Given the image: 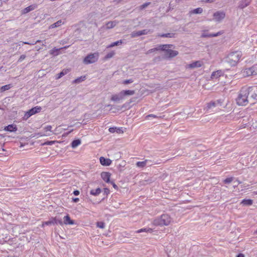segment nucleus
Listing matches in <instances>:
<instances>
[{
  "instance_id": "f257e3e1",
  "label": "nucleus",
  "mask_w": 257,
  "mask_h": 257,
  "mask_svg": "<svg viewBox=\"0 0 257 257\" xmlns=\"http://www.w3.org/2000/svg\"><path fill=\"white\" fill-rule=\"evenodd\" d=\"M252 91V86L242 87L236 98V104L239 106H245L248 103V97Z\"/></svg>"
},
{
  "instance_id": "f03ea898",
  "label": "nucleus",
  "mask_w": 257,
  "mask_h": 257,
  "mask_svg": "<svg viewBox=\"0 0 257 257\" xmlns=\"http://www.w3.org/2000/svg\"><path fill=\"white\" fill-rule=\"evenodd\" d=\"M171 221V217L167 214H163L154 220L153 224L156 226H167L170 224Z\"/></svg>"
},
{
  "instance_id": "7ed1b4c3",
  "label": "nucleus",
  "mask_w": 257,
  "mask_h": 257,
  "mask_svg": "<svg viewBox=\"0 0 257 257\" xmlns=\"http://www.w3.org/2000/svg\"><path fill=\"white\" fill-rule=\"evenodd\" d=\"M241 55L240 51L232 52L228 55L227 61L231 66H234L238 62Z\"/></svg>"
},
{
  "instance_id": "20e7f679",
  "label": "nucleus",
  "mask_w": 257,
  "mask_h": 257,
  "mask_svg": "<svg viewBox=\"0 0 257 257\" xmlns=\"http://www.w3.org/2000/svg\"><path fill=\"white\" fill-rule=\"evenodd\" d=\"M97 60L98 55L96 53H91L85 57L83 62L86 64H89L96 62Z\"/></svg>"
},
{
  "instance_id": "39448f33",
  "label": "nucleus",
  "mask_w": 257,
  "mask_h": 257,
  "mask_svg": "<svg viewBox=\"0 0 257 257\" xmlns=\"http://www.w3.org/2000/svg\"><path fill=\"white\" fill-rule=\"evenodd\" d=\"M41 110L42 107L40 106H36L32 107L25 113L23 117L24 119H27L31 116L40 112Z\"/></svg>"
},
{
  "instance_id": "423d86ee",
  "label": "nucleus",
  "mask_w": 257,
  "mask_h": 257,
  "mask_svg": "<svg viewBox=\"0 0 257 257\" xmlns=\"http://www.w3.org/2000/svg\"><path fill=\"white\" fill-rule=\"evenodd\" d=\"M213 16L216 22H220L225 17V13L223 11H217L214 13Z\"/></svg>"
},
{
  "instance_id": "0eeeda50",
  "label": "nucleus",
  "mask_w": 257,
  "mask_h": 257,
  "mask_svg": "<svg viewBox=\"0 0 257 257\" xmlns=\"http://www.w3.org/2000/svg\"><path fill=\"white\" fill-rule=\"evenodd\" d=\"M244 72L247 76L255 75L257 74V67L252 66L251 67L245 69Z\"/></svg>"
},
{
  "instance_id": "6e6552de",
  "label": "nucleus",
  "mask_w": 257,
  "mask_h": 257,
  "mask_svg": "<svg viewBox=\"0 0 257 257\" xmlns=\"http://www.w3.org/2000/svg\"><path fill=\"white\" fill-rule=\"evenodd\" d=\"M111 173L107 172H102L101 173L100 176L102 180L107 183L110 182Z\"/></svg>"
},
{
  "instance_id": "1a4fd4ad",
  "label": "nucleus",
  "mask_w": 257,
  "mask_h": 257,
  "mask_svg": "<svg viewBox=\"0 0 257 257\" xmlns=\"http://www.w3.org/2000/svg\"><path fill=\"white\" fill-rule=\"evenodd\" d=\"M167 47H165V50H164L163 51L166 52V55L169 57V58H173L175 56H176L178 54V52L176 50H173L169 49H166Z\"/></svg>"
},
{
  "instance_id": "9d476101",
  "label": "nucleus",
  "mask_w": 257,
  "mask_h": 257,
  "mask_svg": "<svg viewBox=\"0 0 257 257\" xmlns=\"http://www.w3.org/2000/svg\"><path fill=\"white\" fill-rule=\"evenodd\" d=\"M251 2V0H241L239 2L238 4V8L240 9H243L249 6Z\"/></svg>"
},
{
  "instance_id": "9b49d317",
  "label": "nucleus",
  "mask_w": 257,
  "mask_h": 257,
  "mask_svg": "<svg viewBox=\"0 0 257 257\" xmlns=\"http://www.w3.org/2000/svg\"><path fill=\"white\" fill-rule=\"evenodd\" d=\"M224 75V72L221 70H218L213 71L211 75V78L212 79H217Z\"/></svg>"
},
{
  "instance_id": "f8f14e48",
  "label": "nucleus",
  "mask_w": 257,
  "mask_h": 257,
  "mask_svg": "<svg viewBox=\"0 0 257 257\" xmlns=\"http://www.w3.org/2000/svg\"><path fill=\"white\" fill-rule=\"evenodd\" d=\"M99 161H100V164L102 166H108L110 165V164H111V162H112V161L110 159H108V158H105L103 157H100Z\"/></svg>"
},
{
  "instance_id": "ddd939ff",
  "label": "nucleus",
  "mask_w": 257,
  "mask_h": 257,
  "mask_svg": "<svg viewBox=\"0 0 257 257\" xmlns=\"http://www.w3.org/2000/svg\"><path fill=\"white\" fill-rule=\"evenodd\" d=\"M171 46H172V45H167V44H166V45H161L158 47L150 49L148 51V53H152V52H155L156 51H158V50H162H162H165V47H170Z\"/></svg>"
},
{
  "instance_id": "4468645a",
  "label": "nucleus",
  "mask_w": 257,
  "mask_h": 257,
  "mask_svg": "<svg viewBox=\"0 0 257 257\" xmlns=\"http://www.w3.org/2000/svg\"><path fill=\"white\" fill-rule=\"evenodd\" d=\"M4 130L9 132H16L18 130V127L16 125L11 124L5 126Z\"/></svg>"
},
{
  "instance_id": "2eb2a0df",
  "label": "nucleus",
  "mask_w": 257,
  "mask_h": 257,
  "mask_svg": "<svg viewBox=\"0 0 257 257\" xmlns=\"http://www.w3.org/2000/svg\"><path fill=\"white\" fill-rule=\"evenodd\" d=\"M63 224L66 225H73L75 224L74 220L71 219L70 216L67 214L64 217V221H63Z\"/></svg>"
},
{
  "instance_id": "dca6fc26",
  "label": "nucleus",
  "mask_w": 257,
  "mask_h": 257,
  "mask_svg": "<svg viewBox=\"0 0 257 257\" xmlns=\"http://www.w3.org/2000/svg\"><path fill=\"white\" fill-rule=\"evenodd\" d=\"M108 131L111 133H116L117 134H122L123 133V128L121 127H110L109 128Z\"/></svg>"
},
{
  "instance_id": "f3484780",
  "label": "nucleus",
  "mask_w": 257,
  "mask_h": 257,
  "mask_svg": "<svg viewBox=\"0 0 257 257\" xmlns=\"http://www.w3.org/2000/svg\"><path fill=\"white\" fill-rule=\"evenodd\" d=\"M37 8V5L35 4L30 5L28 6V7L24 9L22 11V14H26L33 10H34Z\"/></svg>"
},
{
  "instance_id": "a211bd4d",
  "label": "nucleus",
  "mask_w": 257,
  "mask_h": 257,
  "mask_svg": "<svg viewBox=\"0 0 257 257\" xmlns=\"http://www.w3.org/2000/svg\"><path fill=\"white\" fill-rule=\"evenodd\" d=\"M122 99H123V98L121 92H120L118 94L113 95L111 98V100L115 102H119Z\"/></svg>"
},
{
  "instance_id": "6ab92c4d",
  "label": "nucleus",
  "mask_w": 257,
  "mask_h": 257,
  "mask_svg": "<svg viewBox=\"0 0 257 257\" xmlns=\"http://www.w3.org/2000/svg\"><path fill=\"white\" fill-rule=\"evenodd\" d=\"M120 92L122 94L123 99L126 96L132 95L135 93V91L134 90H123Z\"/></svg>"
},
{
  "instance_id": "aec40b11",
  "label": "nucleus",
  "mask_w": 257,
  "mask_h": 257,
  "mask_svg": "<svg viewBox=\"0 0 257 257\" xmlns=\"http://www.w3.org/2000/svg\"><path fill=\"white\" fill-rule=\"evenodd\" d=\"M158 36L162 38H175V34L173 33H168L166 34H159Z\"/></svg>"
},
{
  "instance_id": "412c9836",
  "label": "nucleus",
  "mask_w": 257,
  "mask_h": 257,
  "mask_svg": "<svg viewBox=\"0 0 257 257\" xmlns=\"http://www.w3.org/2000/svg\"><path fill=\"white\" fill-rule=\"evenodd\" d=\"M86 79V76L85 75L81 76L77 78L73 81V83L78 84L80 82L84 81Z\"/></svg>"
},
{
  "instance_id": "4be33fe9",
  "label": "nucleus",
  "mask_w": 257,
  "mask_h": 257,
  "mask_svg": "<svg viewBox=\"0 0 257 257\" xmlns=\"http://www.w3.org/2000/svg\"><path fill=\"white\" fill-rule=\"evenodd\" d=\"M253 203V200L250 199H243L241 202V204H242L243 205L245 206H250L252 205Z\"/></svg>"
},
{
  "instance_id": "5701e85b",
  "label": "nucleus",
  "mask_w": 257,
  "mask_h": 257,
  "mask_svg": "<svg viewBox=\"0 0 257 257\" xmlns=\"http://www.w3.org/2000/svg\"><path fill=\"white\" fill-rule=\"evenodd\" d=\"M63 24H64V22H62V20H59L57 22H56V23H54V24L51 25L49 27V28L50 29L55 28H57V27H58L61 26Z\"/></svg>"
},
{
  "instance_id": "b1692460",
  "label": "nucleus",
  "mask_w": 257,
  "mask_h": 257,
  "mask_svg": "<svg viewBox=\"0 0 257 257\" xmlns=\"http://www.w3.org/2000/svg\"><path fill=\"white\" fill-rule=\"evenodd\" d=\"M201 66V62L199 61L193 62L189 65V67L190 68H194L196 67H200Z\"/></svg>"
},
{
  "instance_id": "393cba45",
  "label": "nucleus",
  "mask_w": 257,
  "mask_h": 257,
  "mask_svg": "<svg viewBox=\"0 0 257 257\" xmlns=\"http://www.w3.org/2000/svg\"><path fill=\"white\" fill-rule=\"evenodd\" d=\"M52 219L54 221V224H59L60 225H63V221L62 220L61 218H59V217H57V216L56 217H52Z\"/></svg>"
},
{
  "instance_id": "a878e982",
  "label": "nucleus",
  "mask_w": 257,
  "mask_h": 257,
  "mask_svg": "<svg viewBox=\"0 0 257 257\" xmlns=\"http://www.w3.org/2000/svg\"><path fill=\"white\" fill-rule=\"evenodd\" d=\"M117 24L115 21H109L106 24V29H110L114 27Z\"/></svg>"
},
{
  "instance_id": "bb28decb",
  "label": "nucleus",
  "mask_w": 257,
  "mask_h": 257,
  "mask_svg": "<svg viewBox=\"0 0 257 257\" xmlns=\"http://www.w3.org/2000/svg\"><path fill=\"white\" fill-rule=\"evenodd\" d=\"M203 12V9L201 8H197L194 10H192L189 12V14L190 15L195 14H200Z\"/></svg>"
},
{
  "instance_id": "cd10ccee",
  "label": "nucleus",
  "mask_w": 257,
  "mask_h": 257,
  "mask_svg": "<svg viewBox=\"0 0 257 257\" xmlns=\"http://www.w3.org/2000/svg\"><path fill=\"white\" fill-rule=\"evenodd\" d=\"M153 232V229L151 228H141L140 229H139L136 231L137 233H142V232H148V233H151Z\"/></svg>"
},
{
  "instance_id": "c85d7f7f",
  "label": "nucleus",
  "mask_w": 257,
  "mask_h": 257,
  "mask_svg": "<svg viewBox=\"0 0 257 257\" xmlns=\"http://www.w3.org/2000/svg\"><path fill=\"white\" fill-rule=\"evenodd\" d=\"M81 144V140L79 139L74 140L71 144L72 148H75Z\"/></svg>"
},
{
  "instance_id": "c756f323",
  "label": "nucleus",
  "mask_w": 257,
  "mask_h": 257,
  "mask_svg": "<svg viewBox=\"0 0 257 257\" xmlns=\"http://www.w3.org/2000/svg\"><path fill=\"white\" fill-rule=\"evenodd\" d=\"M148 162L149 161L148 160L142 162H138L136 163V166L139 168H144L147 165Z\"/></svg>"
},
{
  "instance_id": "7c9ffc66",
  "label": "nucleus",
  "mask_w": 257,
  "mask_h": 257,
  "mask_svg": "<svg viewBox=\"0 0 257 257\" xmlns=\"http://www.w3.org/2000/svg\"><path fill=\"white\" fill-rule=\"evenodd\" d=\"M101 192V190L100 188H97L96 189H92L90 192L91 195L94 196H97Z\"/></svg>"
},
{
  "instance_id": "2f4dec72",
  "label": "nucleus",
  "mask_w": 257,
  "mask_h": 257,
  "mask_svg": "<svg viewBox=\"0 0 257 257\" xmlns=\"http://www.w3.org/2000/svg\"><path fill=\"white\" fill-rule=\"evenodd\" d=\"M131 38H136L139 36H141L142 35V33L141 31H133L131 34Z\"/></svg>"
},
{
  "instance_id": "473e14b6",
  "label": "nucleus",
  "mask_w": 257,
  "mask_h": 257,
  "mask_svg": "<svg viewBox=\"0 0 257 257\" xmlns=\"http://www.w3.org/2000/svg\"><path fill=\"white\" fill-rule=\"evenodd\" d=\"M54 223L52 219V217H51L48 221H44L43 222L42 224V226L44 227L45 225H54Z\"/></svg>"
},
{
  "instance_id": "72a5a7b5",
  "label": "nucleus",
  "mask_w": 257,
  "mask_h": 257,
  "mask_svg": "<svg viewBox=\"0 0 257 257\" xmlns=\"http://www.w3.org/2000/svg\"><path fill=\"white\" fill-rule=\"evenodd\" d=\"M122 43V40H120L115 42H114L112 43H111L110 45H109L107 48H112L114 46H118L119 45H121Z\"/></svg>"
},
{
  "instance_id": "f704fd0d",
  "label": "nucleus",
  "mask_w": 257,
  "mask_h": 257,
  "mask_svg": "<svg viewBox=\"0 0 257 257\" xmlns=\"http://www.w3.org/2000/svg\"><path fill=\"white\" fill-rule=\"evenodd\" d=\"M250 97L253 100H257V91L254 90V87H252L251 92L249 94Z\"/></svg>"
},
{
  "instance_id": "c9c22d12",
  "label": "nucleus",
  "mask_w": 257,
  "mask_h": 257,
  "mask_svg": "<svg viewBox=\"0 0 257 257\" xmlns=\"http://www.w3.org/2000/svg\"><path fill=\"white\" fill-rule=\"evenodd\" d=\"M216 106V102L215 101H210L207 103L206 109L207 110L211 109L212 107H214Z\"/></svg>"
},
{
  "instance_id": "e433bc0d",
  "label": "nucleus",
  "mask_w": 257,
  "mask_h": 257,
  "mask_svg": "<svg viewBox=\"0 0 257 257\" xmlns=\"http://www.w3.org/2000/svg\"><path fill=\"white\" fill-rule=\"evenodd\" d=\"M109 194V190L107 188H104L103 189V195L104 196L103 198L100 200V202L103 201L105 198H107V196L108 195V194Z\"/></svg>"
},
{
  "instance_id": "4c0bfd02",
  "label": "nucleus",
  "mask_w": 257,
  "mask_h": 257,
  "mask_svg": "<svg viewBox=\"0 0 257 257\" xmlns=\"http://www.w3.org/2000/svg\"><path fill=\"white\" fill-rule=\"evenodd\" d=\"M151 4V2H146L143 5H141L139 7L138 9L140 11H142L145 8H146L148 6H149Z\"/></svg>"
},
{
  "instance_id": "58836bf2",
  "label": "nucleus",
  "mask_w": 257,
  "mask_h": 257,
  "mask_svg": "<svg viewBox=\"0 0 257 257\" xmlns=\"http://www.w3.org/2000/svg\"><path fill=\"white\" fill-rule=\"evenodd\" d=\"M96 226L99 228L103 229L105 227V223L103 221H98L96 222Z\"/></svg>"
},
{
  "instance_id": "ea45409f",
  "label": "nucleus",
  "mask_w": 257,
  "mask_h": 257,
  "mask_svg": "<svg viewBox=\"0 0 257 257\" xmlns=\"http://www.w3.org/2000/svg\"><path fill=\"white\" fill-rule=\"evenodd\" d=\"M115 54V53L113 51H111L109 53H108L104 57V59L107 60L109 58H112Z\"/></svg>"
},
{
  "instance_id": "a19ab883",
  "label": "nucleus",
  "mask_w": 257,
  "mask_h": 257,
  "mask_svg": "<svg viewBox=\"0 0 257 257\" xmlns=\"http://www.w3.org/2000/svg\"><path fill=\"white\" fill-rule=\"evenodd\" d=\"M66 73H67L66 71H65L64 72V70H63L62 71H61V72H60L59 73L57 74V75L56 76V79H58L61 78L62 76L65 75Z\"/></svg>"
},
{
  "instance_id": "79ce46f5",
  "label": "nucleus",
  "mask_w": 257,
  "mask_h": 257,
  "mask_svg": "<svg viewBox=\"0 0 257 257\" xmlns=\"http://www.w3.org/2000/svg\"><path fill=\"white\" fill-rule=\"evenodd\" d=\"M201 38H211V33H208V31H204L201 34Z\"/></svg>"
},
{
  "instance_id": "37998d69",
  "label": "nucleus",
  "mask_w": 257,
  "mask_h": 257,
  "mask_svg": "<svg viewBox=\"0 0 257 257\" xmlns=\"http://www.w3.org/2000/svg\"><path fill=\"white\" fill-rule=\"evenodd\" d=\"M11 88V84H8L3 86L1 88V90L2 92L5 91L6 90H9Z\"/></svg>"
},
{
  "instance_id": "c03bdc74",
  "label": "nucleus",
  "mask_w": 257,
  "mask_h": 257,
  "mask_svg": "<svg viewBox=\"0 0 257 257\" xmlns=\"http://www.w3.org/2000/svg\"><path fill=\"white\" fill-rule=\"evenodd\" d=\"M141 31H142L143 35H147L148 34H150L153 32V31H152L151 30H148V29H144V30H141Z\"/></svg>"
},
{
  "instance_id": "a18cd8bd",
  "label": "nucleus",
  "mask_w": 257,
  "mask_h": 257,
  "mask_svg": "<svg viewBox=\"0 0 257 257\" xmlns=\"http://www.w3.org/2000/svg\"><path fill=\"white\" fill-rule=\"evenodd\" d=\"M233 180V177H228L223 180V182L225 184H229Z\"/></svg>"
},
{
  "instance_id": "49530a36",
  "label": "nucleus",
  "mask_w": 257,
  "mask_h": 257,
  "mask_svg": "<svg viewBox=\"0 0 257 257\" xmlns=\"http://www.w3.org/2000/svg\"><path fill=\"white\" fill-rule=\"evenodd\" d=\"M223 33V31H219V32H218L217 33H211V37H217V36H218L219 35H221Z\"/></svg>"
},
{
  "instance_id": "de8ad7c7",
  "label": "nucleus",
  "mask_w": 257,
  "mask_h": 257,
  "mask_svg": "<svg viewBox=\"0 0 257 257\" xmlns=\"http://www.w3.org/2000/svg\"><path fill=\"white\" fill-rule=\"evenodd\" d=\"M56 143L55 141H47L45 142L43 145H52Z\"/></svg>"
},
{
  "instance_id": "09e8293b",
  "label": "nucleus",
  "mask_w": 257,
  "mask_h": 257,
  "mask_svg": "<svg viewBox=\"0 0 257 257\" xmlns=\"http://www.w3.org/2000/svg\"><path fill=\"white\" fill-rule=\"evenodd\" d=\"M134 82V80L133 79H126V80H125L123 81L122 83L124 84H130V83H132Z\"/></svg>"
},
{
  "instance_id": "8fccbe9b",
  "label": "nucleus",
  "mask_w": 257,
  "mask_h": 257,
  "mask_svg": "<svg viewBox=\"0 0 257 257\" xmlns=\"http://www.w3.org/2000/svg\"><path fill=\"white\" fill-rule=\"evenodd\" d=\"M26 57V56L25 55H22L20 56V58H19L18 60V62H22Z\"/></svg>"
},
{
  "instance_id": "3c124183",
  "label": "nucleus",
  "mask_w": 257,
  "mask_h": 257,
  "mask_svg": "<svg viewBox=\"0 0 257 257\" xmlns=\"http://www.w3.org/2000/svg\"><path fill=\"white\" fill-rule=\"evenodd\" d=\"M41 41L40 40H38L36 42H24V44H28V45H34L35 44H36L37 43H39V42H40Z\"/></svg>"
},
{
  "instance_id": "603ef678",
  "label": "nucleus",
  "mask_w": 257,
  "mask_h": 257,
  "mask_svg": "<svg viewBox=\"0 0 257 257\" xmlns=\"http://www.w3.org/2000/svg\"><path fill=\"white\" fill-rule=\"evenodd\" d=\"M52 126L50 125H47L44 127L45 132L51 131Z\"/></svg>"
},
{
  "instance_id": "864d4df0",
  "label": "nucleus",
  "mask_w": 257,
  "mask_h": 257,
  "mask_svg": "<svg viewBox=\"0 0 257 257\" xmlns=\"http://www.w3.org/2000/svg\"><path fill=\"white\" fill-rule=\"evenodd\" d=\"M109 183H110L115 190H118V187L113 181H110V182H109Z\"/></svg>"
},
{
  "instance_id": "5fc2aeb1",
  "label": "nucleus",
  "mask_w": 257,
  "mask_h": 257,
  "mask_svg": "<svg viewBox=\"0 0 257 257\" xmlns=\"http://www.w3.org/2000/svg\"><path fill=\"white\" fill-rule=\"evenodd\" d=\"M73 194L75 195V196H78L80 194V191L78 190H75L73 192Z\"/></svg>"
},
{
  "instance_id": "6e6d98bb",
  "label": "nucleus",
  "mask_w": 257,
  "mask_h": 257,
  "mask_svg": "<svg viewBox=\"0 0 257 257\" xmlns=\"http://www.w3.org/2000/svg\"><path fill=\"white\" fill-rule=\"evenodd\" d=\"M150 117L156 118L157 117V116L153 114H149L146 116V118H149Z\"/></svg>"
},
{
  "instance_id": "4d7b16f0",
  "label": "nucleus",
  "mask_w": 257,
  "mask_h": 257,
  "mask_svg": "<svg viewBox=\"0 0 257 257\" xmlns=\"http://www.w3.org/2000/svg\"><path fill=\"white\" fill-rule=\"evenodd\" d=\"M79 201V199L78 198H73L72 201L74 203H77Z\"/></svg>"
},
{
  "instance_id": "13d9d810",
  "label": "nucleus",
  "mask_w": 257,
  "mask_h": 257,
  "mask_svg": "<svg viewBox=\"0 0 257 257\" xmlns=\"http://www.w3.org/2000/svg\"><path fill=\"white\" fill-rule=\"evenodd\" d=\"M59 51V49H52L50 51V54H54V52H58Z\"/></svg>"
},
{
  "instance_id": "bf43d9fd",
  "label": "nucleus",
  "mask_w": 257,
  "mask_h": 257,
  "mask_svg": "<svg viewBox=\"0 0 257 257\" xmlns=\"http://www.w3.org/2000/svg\"><path fill=\"white\" fill-rule=\"evenodd\" d=\"M73 130H70V131L69 132H67L66 133H65L64 134H63V136H68L70 133H71Z\"/></svg>"
},
{
  "instance_id": "052dcab7",
  "label": "nucleus",
  "mask_w": 257,
  "mask_h": 257,
  "mask_svg": "<svg viewBox=\"0 0 257 257\" xmlns=\"http://www.w3.org/2000/svg\"><path fill=\"white\" fill-rule=\"evenodd\" d=\"M236 257H244V255L243 254L240 253L236 255Z\"/></svg>"
},
{
  "instance_id": "680f3d73",
  "label": "nucleus",
  "mask_w": 257,
  "mask_h": 257,
  "mask_svg": "<svg viewBox=\"0 0 257 257\" xmlns=\"http://www.w3.org/2000/svg\"><path fill=\"white\" fill-rule=\"evenodd\" d=\"M201 2L204 3H210L209 0H201Z\"/></svg>"
},
{
  "instance_id": "e2e57ef3",
  "label": "nucleus",
  "mask_w": 257,
  "mask_h": 257,
  "mask_svg": "<svg viewBox=\"0 0 257 257\" xmlns=\"http://www.w3.org/2000/svg\"><path fill=\"white\" fill-rule=\"evenodd\" d=\"M216 102V104L218 103V104H221L222 102H221V99H219V100H217Z\"/></svg>"
},
{
  "instance_id": "0e129e2a",
  "label": "nucleus",
  "mask_w": 257,
  "mask_h": 257,
  "mask_svg": "<svg viewBox=\"0 0 257 257\" xmlns=\"http://www.w3.org/2000/svg\"><path fill=\"white\" fill-rule=\"evenodd\" d=\"M134 101L133 99H130V102L128 103V104L132 103V102Z\"/></svg>"
},
{
  "instance_id": "69168bd1",
  "label": "nucleus",
  "mask_w": 257,
  "mask_h": 257,
  "mask_svg": "<svg viewBox=\"0 0 257 257\" xmlns=\"http://www.w3.org/2000/svg\"><path fill=\"white\" fill-rule=\"evenodd\" d=\"M216 0H209L210 3H214Z\"/></svg>"
},
{
  "instance_id": "338daca9",
  "label": "nucleus",
  "mask_w": 257,
  "mask_h": 257,
  "mask_svg": "<svg viewBox=\"0 0 257 257\" xmlns=\"http://www.w3.org/2000/svg\"><path fill=\"white\" fill-rule=\"evenodd\" d=\"M0 137L1 138H4V136H3V135L2 134H0Z\"/></svg>"
},
{
  "instance_id": "774afa93",
  "label": "nucleus",
  "mask_w": 257,
  "mask_h": 257,
  "mask_svg": "<svg viewBox=\"0 0 257 257\" xmlns=\"http://www.w3.org/2000/svg\"><path fill=\"white\" fill-rule=\"evenodd\" d=\"M254 234H257V229L254 231Z\"/></svg>"
}]
</instances>
